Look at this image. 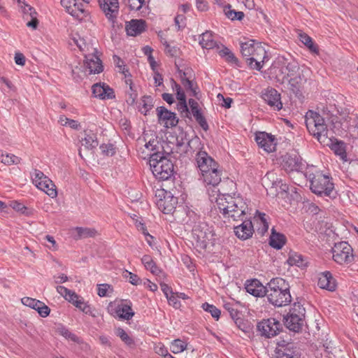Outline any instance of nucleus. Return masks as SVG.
I'll list each match as a JSON object with an SVG mask.
<instances>
[{"instance_id":"1","label":"nucleus","mask_w":358,"mask_h":358,"mask_svg":"<svg viewBox=\"0 0 358 358\" xmlns=\"http://www.w3.org/2000/svg\"><path fill=\"white\" fill-rule=\"evenodd\" d=\"M215 202L223 216L234 221L243 220L249 210L246 201L239 196L223 193L218 195Z\"/></svg>"},{"instance_id":"2","label":"nucleus","mask_w":358,"mask_h":358,"mask_svg":"<svg viewBox=\"0 0 358 358\" xmlns=\"http://www.w3.org/2000/svg\"><path fill=\"white\" fill-rule=\"evenodd\" d=\"M268 301L278 307L288 305L292 301L288 282L282 278H275L267 283L265 295Z\"/></svg>"},{"instance_id":"3","label":"nucleus","mask_w":358,"mask_h":358,"mask_svg":"<svg viewBox=\"0 0 358 358\" xmlns=\"http://www.w3.org/2000/svg\"><path fill=\"white\" fill-rule=\"evenodd\" d=\"M303 176L309 180L310 189L314 194L331 196L334 185L329 176L322 173L313 166H307Z\"/></svg>"},{"instance_id":"4","label":"nucleus","mask_w":358,"mask_h":358,"mask_svg":"<svg viewBox=\"0 0 358 358\" xmlns=\"http://www.w3.org/2000/svg\"><path fill=\"white\" fill-rule=\"evenodd\" d=\"M241 52L247 64L252 69L261 71L265 60H268L266 50L260 43L249 40L241 43Z\"/></svg>"},{"instance_id":"5","label":"nucleus","mask_w":358,"mask_h":358,"mask_svg":"<svg viewBox=\"0 0 358 358\" xmlns=\"http://www.w3.org/2000/svg\"><path fill=\"white\" fill-rule=\"evenodd\" d=\"M306 127L310 134L314 136L320 143L329 145L331 141L329 131L324 123V119L317 113L309 110L305 117Z\"/></svg>"},{"instance_id":"6","label":"nucleus","mask_w":358,"mask_h":358,"mask_svg":"<svg viewBox=\"0 0 358 358\" xmlns=\"http://www.w3.org/2000/svg\"><path fill=\"white\" fill-rule=\"evenodd\" d=\"M299 70V65L295 61L289 62L278 61L273 63L266 73L271 80L284 84Z\"/></svg>"},{"instance_id":"7","label":"nucleus","mask_w":358,"mask_h":358,"mask_svg":"<svg viewBox=\"0 0 358 358\" xmlns=\"http://www.w3.org/2000/svg\"><path fill=\"white\" fill-rule=\"evenodd\" d=\"M150 166L153 175L159 180H166L173 174V164L160 152L151 155Z\"/></svg>"},{"instance_id":"8","label":"nucleus","mask_w":358,"mask_h":358,"mask_svg":"<svg viewBox=\"0 0 358 358\" xmlns=\"http://www.w3.org/2000/svg\"><path fill=\"white\" fill-rule=\"evenodd\" d=\"M331 252L333 260L339 265H349L355 262L353 248L346 241L334 243Z\"/></svg>"},{"instance_id":"9","label":"nucleus","mask_w":358,"mask_h":358,"mask_svg":"<svg viewBox=\"0 0 358 358\" xmlns=\"http://www.w3.org/2000/svg\"><path fill=\"white\" fill-rule=\"evenodd\" d=\"M305 313V308L300 303H294L293 307L284 317L285 325L289 330L299 332L303 324Z\"/></svg>"},{"instance_id":"10","label":"nucleus","mask_w":358,"mask_h":358,"mask_svg":"<svg viewBox=\"0 0 358 358\" xmlns=\"http://www.w3.org/2000/svg\"><path fill=\"white\" fill-rule=\"evenodd\" d=\"M31 180L38 189L44 192L50 197L55 198L57 196V192L55 185L42 171L34 170L31 174Z\"/></svg>"},{"instance_id":"11","label":"nucleus","mask_w":358,"mask_h":358,"mask_svg":"<svg viewBox=\"0 0 358 358\" xmlns=\"http://www.w3.org/2000/svg\"><path fill=\"white\" fill-rule=\"evenodd\" d=\"M282 166L287 173L296 171L303 175L305 163L299 155L287 153L282 157Z\"/></svg>"},{"instance_id":"12","label":"nucleus","mask_w":358,"mask_h":358,"mask_svg":"<svg viewBox=\"0 0 358 358\" xmlns=\"http://www.w3.org/2000/svg\"><path fill=\"white\" fill-rule=\"evenodd\" d=\"M282 324L275 318L263 320L257 324V330L260 334L266 338H271L278 334L281 330Z\"/></svg>"},{"instance_id":"13","label":"nucleus","mask_w":358,"mask_h":358,"mask_svg":"<svg viewBox=\"0 0 358 358\" xmlns=\"http://www.w3.org/2000/svg\"><path fill=\"white\" fill-rule=\"evenodd\" d=\"M98 2L107 20L114 26L119 15L118 0H98Z\"/></svg>"},{"instance_id":"14","label":"nucleus","mask_w":358,"mask_h":358,"mask_svg":"<svg viewBox=\"0 0 358 358\" xmlns=\"http://www.w3.org/2000/svg\"><path fill=\"white\" fill-rule=\"evenodd\" d=\"M159 199L157 201L158 208L165 214L171 213L176 207L178 198L173 196L171 192L161 190L158 195Z\"/></svg>"},{"instance_id":"15","label":"nucleus","mask_w":358,"mask_h":358,"mask_svg":"<svg viewBox=\"0 0 358 358\" xmlns=\"http://www.w3.org/2000/svg\"><path fill=\"white\" fill-rule=\"evenodd\" d=\"M156 110L159 124L166 128H172L178 124V118L175 113L169 110L164 106L157 107Z\"/></svg>"},{"instance_id":"16","label":"nucleus","mask_w":358,"mask_h":358,"mask_svg":"<svg viewBox=\"0 0 358 358\" xmlns=\"http://www.w3.org/2000/svg\"><path fill=\"white\" fill-rule=\"evenodd\" d=\"M262 98L274 110L279 111L282 108L281 94L273 87H267L262 92Z\"/></svg>"},{"instance_id":"17","label":"nucleus","mask_w":358,"mask_h":358,"mask_svg":"<svg viewBox=\"0 0 358 358\" xmlns=\"http://www.w3.org/2000/svg\"><path fill=\"white\" fill-rule=\"evenodd\" d=\"M255 141L259 148L267 152L275 150L277 140L275 136L265 131H257L255 133Z\"/></svg>"},{"instance_id":"18","label":"nucleus","mask_w":358,"mask_h":358,"mask_svg":"<svg viewBox=\"0 0 358 358\" xmlns=\"http://www.w3.org/2000/svg\"><path fill=\"white\" fill-rule=\"evenodd\" d=\"M132 303L131 301L121 302L115 306H111L110 313L115 317L121 320H129L134 315V312L131 308Z\"/></svg>"},{"instance_id":"19","label":"nucleus","mask_w":358,"mask_h":358,"mask_svg":"<svg viewBox=\"0 0 358 358\" xmlns=\"http://www.w3.org/2000/svg\"><path fill=\"white\" fill-rule=\"evenodd\" d=\"M206 225H195L192 229V237L195 241L196 247L201 249H205L207 247L209 240V234L206 231Z\"/></svg>"},{"instance_id":"20","label":"nucleus","mask_w":358,"mask_h":358,"mask_svg":"<svg viewBox=\"0 0 358 358\" xmlns=\"http://www.w3.org/2000/svg\"><path fill=\"white\" fill-rule=\"evenodd\" d=\"M24 306H27V309H24V313L30 311V309L35 310L42 317H45L50 313V308L43 302L30 297H24Z\"/></svg>"},{"instance_id":"21","label":"nucleus","mask_w":358,"mask_h":358,"mask_svg":"<svg viewBox=\"0 0 358 358\" xmlns=\"http://www.w3.org/2000/svg\"><path fill=\"white\" fill-rule=\"evenodd\" d=\"M306 82V78L300 70L293 76H291L287 81L289 90L298 98L303 97V87Z\"/></svg>"},{"instance_id":"22","label":"nucleus","mask_w":358,"mask_h":358,"mask_svg":"<svg viewBox=\"0 0 358 358\" xmlns=\"http://www.w3.org/2000/svg\"><path fill=\"white\" fill-rule=\"evenodd\" d=\"M241 224L234 227L235 235L241 240H247L252 236L254 227L250 220L245 216Z\"/></svg>"},{"instance_id":"23","label":"nucleus","mask_w":358,"mask_h":358,"mask_svg":"<svg viewBox=\"0 0 358 358\" xmlns=\"http://www.w3.org/2000/svg\"><path fill=\"white\" fill-rule=\"evenodd\" d=\"M196 162L201 174L218 164L206 151H200L196 154Z\"/></svg>"},{"instance_id":"24","label":"nucleus","mask_w":358,"mask_h":358,"mask_svg":"<svg viewBox=\"0 0 358 358\" xmlns=\"http://www.w3.org/2000/svg\"><path fill=\"white\" fill-rule=\"evenodd\" d=\"M38 17V13L36 9L24 2V21L26 26L31 30H36L39 24Z\"/></svg>"},{"instance_id":"25","label":"nucleus","mask_w":358,"mask_h":358,"mask_svg":"<svg viewBox=\"0 0 358 358\" xmlns=\"http://www.w3.org/2000/svg\"><path fill=\"white\" fill-rule=\"evenodd\" d=\"M61 5L69 14L76 19H80L81 15L85 12L83 4L78 3L77 0H61Z\"/></svg>"},{"instance_id":"26","label":"nucleus","mask_w":358,"mask_h":358,"mask_svg":"<svg viewBox=\"0 0 358 358\" xmlns=\"http://www.w3.org/2000/svg\"><path fill=\"white\" fill-rule=\"evenodd\" d=\"M202 180L208 185L213 187L217 185L221 182L222 170L220 165L213 166L203 173H201Z\"/></svg>"},{"instance_id":"27","label":"nucleus","mask_w":358,"mask_h":358,"mask_svg":"<svg viewBox=\"0 0 358 358\" xmlns=\"http://www.w3.org/2000/svg\"><path fill=\"white\" fill-rule=\"evenodd\" d=\"M245 287L247 292L256 297H263L266 294L267 285H263L257 279L246 280Z\"/></svg>"},{"instance_id":"28","label":"nucleus","mask_w":358,"mask_h":358,"mask_svg":"<svg viewBox=\"0 0 358 358\" xmlns=\"http://www.w3.org/2000/svg\"><path fill=\"white\" fill-rule=\"evenodd\" d=\"M146 29V22L145 20H131L129 22H126L125 30L127 35L131 36H136L140 35Z\"/></svg>"},{"instance_id":"29","label":"nucleus","mask_w":358,"mask_h":358,"mask_svg":"<svg viewBox=\"0 0 358 358\" xmlns=\"http://www.w3.org/2000/svg\"><path fill=\"white\" fill-rule=\"evenodd\" d=\"M85 66L89 70V73H99L103 71L101 59L95 55L85 56Z\"/></svg>"},{"instance_id":"30","label":"nucleus","mask_w":358,"mask_h":358,"mask_svg":"<svg viewBox=\"0 0 358 358\" xmlns=\"http://www.w3.org/2000/svg\"><path fill=\"white\" fill-rule=\"evenodd\" d=\"M317 285L320 288L331 292L334 291L336 287V280L329 271L323 272L320 275Z\"/></svg>"},{"instance_id":"31","label":"nucleus","mask_w":358,"mask_h":358,"mask_svg":"<svg viewBox=\"0 0 358 358\" xmlns=\"http://www.w3.org/2000/svg\"><path fill=\"white\" fill-rule=\"evenodd\" d=\"M96 235L97 231L94 228L76 227L72 229V236L76 240L93 238Z\"/></svg>"},{"instance_id":"32","label":"nucleus","mask_w":358,"mask_h":358,"mask_svg":"<svg viewBox=\"0 0 358 358\" xmlns=\"http://www.w3.org/2000/svg\"><path fill=\"white\" fill-rule=\"evenodd\" d=\"M286 243V237L284 234L276 232L274 228L271 229L269 238V245L275 249L280 250Z\"/></svg>"},{"instance_id":"33","label":"nucleus","mask_w":358,"mask_h":358,"mask_svg":"<svg viewBox=\"0 0 358 358\" xmlns=\"http://www.w3.org/2000/svg\"><path fill=\"white\" fill-rule=\"evenodd\" d=\"M266 216L265 213H260L257 210L254 217L255 221L258 224L257 231L262 236H263L268 229V223Z\"/></svg>"},{"instance_id":"34","label":"nucleus","mask_w":358,"mask_h":358,"mask_svg":"<svg viewBox=\"0 0 358 358\" xmlns=\"http://www.w3.org/2000/svg\"><path fill=\"white\" fill-rule=\"evenodd\" d=\"M329 147H331V150L334 152L336 155L341 157L343 160H345L347 157L345 146V143L343 141H338L336 139H332L331 137V141H328Z\"/></svg>"},{"instance_id":"35","label":"nucleus","mask_w":358,"mask_h":358,"mask_svg":"<svg viewBox=\"0 0 358 358\" xmlns=\"http://www.w3.org/2000/svg\"><path fill=\"white\" fill-rule=\"evenodd\" d=\"M82 145L88 150H92L99 145L96 134L92 131L85 132V137L82 139Z\"/></svg>"},{"instance_id":"36","label":"nucleus","mask_w":358,"mask_h":358,"mask_svg":"<svg viewBox=\"0 0 358 358\" xmlns=\"http://www.w3.org/2000/svg\"><path fill=\"white\" fill-rule=\"evenodd\" d=\"M199 44L203 48L213 49L217 46V41L214 40L213 33L207 31L200 36Z\"/></svg>"},{"instance_id":"37","label":"nucleus","mask_w":358,"mask_h":358,"mask_svg":"<svg viewBox=\"0 0 358 358\" xmlns=\"http://www.w3.org/2000/svg\"><path fill=\"white\" fill-rule=\"evenodd\" d=\"M300 41L304 44L310 52L318 53L319 49L317 44L314 43L312 38L305 33H300L299 35Z\"/></svg>"},{"instance_id":"38","label":"nucleus","mask_w":358,"mask_h":358,"mask_svg":"<svg viewBox=\"0 0 358 358\" xmlns=\"http://www.w3.org/2000/svg\"><path fill=\"white\" fill-rule=\"evenodd\" d=\"M141 262L145 268L150 271L152 273L157 275L161 272V270L157 267L155 262L150 255H144L141 259Z\"/></svg>"},{"instance_id":"39","label":"nucleus","mask_w":358,"mask_h":358,"mask_svg":"<svg viewBox=\"0 0 358 358\" xmlns=\"http://www.w3.org/2000/svg\"><path fill=\"white\" fill-rule=\"evenodd\" d=\"M203 145L198 136H194L187 142L186 152H196L203 151Z\"/></svg>"},{"instance_id":"40","label":"nucleus","mask_w":358,"mask_h":358,"mask_svg":"<svg viewBox=\"0 0 358 358\" xmlns=\"http://www.w3.org/2000/svg\"><path fill=\"white\" fill-rule=\"evenodd\" d=\"M182 85L187 90H189L191 92V96L198 98V87L192 80H190L188 78L182 77Z\"/></svg>"},{"instance_id":"41","label":"nucleus","mask_w":358,"mask_h":358,"mask_svg":"<svg viewBox=\"0 0 358 358\" xmlns=\"http://www.w3.org/2000/svg\"><path fill=\"white\" fill-rule=\"evenodd\" d=\"M263 182L265 185L269 186L271 185V187L275 185H278L281 182V179L277 178L276 174L273 172H268L263 178Z\"/></svg>"},{"instance_id":"42","label":"nucleus","mask_w":358,"mask_h":358,"mask_svg":"<svg viewBox=\"0 0 358 358\" xmlns=\"http://www.w3.org/2000/svg\"><path fill=\"white\" fill-rule=\"evenodd\" d=\"M115 334L127 345L131 346L134 344V339L121 327L115 329Z\"/></svg>"},{"instance_id":"43","label":"nucleus","mask_w":358,"mask_h":358,"mask_svg":"<svg viewBox=\"0 0 358 358\" xmlns=\"http://www.w3.org/2000/svg\"><path fill=\"white\" fill-rule=\"evenodd\" d=\"M187 345L180 339L173 341L170 345L171 351L173 354H178L183 352L186 349Z\"/></svg>"},{"instance_id":"44","label":"nucleus","mask_w":358,"mask_h":358,"mask_svg":"<svg viewBox=\"0 0 358 358\" xmlns=\"http://www.w3.org/2000/svg\"><path fill=\"white\" fill-rule=\"evenodd\" d=\"M303 257L301 255L298 253H292L289 255L287 262L290 266H302L303 265Z\"/></svg>"},{"instance_id":"45","label":"nucleus","mask_w":358,"mask_h":358,"mask_svg":"<svg viewBox=\"0 0 358 358\" xmlns=\"http://www.w3.org/2000/svg\"><path fill=\"white\" fill-rule=\"evenodd\" d=\"M59 334L64 336L65 338L70 340L74 343H80L81 342L79 337L76 334L71 332L68 329L65 327H61L58 329Z\"/></svg>"},{"instance_id":"46","label":"nucleus","mask_w":358,"mask_h":358,"mask_svg":"<svg viewBox=\"0 0 358 358\" xmlns=\"http://www.w3.org/2000/svg\"><path fill=\"white\" fill-rule=\"evenodd\" d=\"M202 308L205 311L210 313L212 317L216 320L220 318L221 312L214 305L206 302L202 304Z\"/></svg>"},{"instance_id":"47","label":"nucleus","mask_w":358,"mask_h":358,"mask_svg":"<svg viewBox=\"0 0 358 358\" xmlns=\"http://www.w3.org/2000/svg\"><path fill=\"white\" fill-rule=\"evenodd\" d=\"M155 352L164 358H175L171 354L169 353L167 348L162 343H158L155 345Z\"/></svg>"},{"instance_id":"48","label":"nucleus","mask_w":358,"mask_h":358,"mask_svg":"<svg viewBox=\"0 0 358 358\" xmlns=\"http://www.w3.org/2000/svg\"><path fill=\"white\" fill-rule=\"evenodd\" d=\"M113 62L116 66L119 69V71L124 75L127 78L128 76H131L127 69H126L124 62L117 55L113 56Z\"/></svg>"},{"instance_id":"49","label":"nucleus","mask_w":358,"mask_h":358,"mask_svg":"<svg viewBox=\"0 0 358 358\" xmlns=\"http://www.w3.org/2000/svg\"><path fill=\"white\" fill-rule=\"evenodd\" d=\"M224 308L229 312L231 317L235 321L236 324L241 320L239 317V312L234 308V305L230 303H226Z\"/></svg>"},{"instance_id":"50","label":"nucleus","mask_w":358,"mask_h":358,"mask_svg":"<svg viewBox=\"0 0 358 358\" xmlns=\"http://www.w3.org/2000/svg\"><path fill=\"white\" fill-rule=\"evenodd\" d=\"M150 0H129V6L132 10H139L145 6Z\"/></svg>"},{"instance_id":"51","label":"nucleus","mask_w":358,"mask_h":358,"mask_svg":"<svg viewBox=\"0 0 358 358\" xmlns=\"http://www.w3.org/2000/svg\"><path fill=\"white\" fill-rule=\"evenodd\" d=\"M226 16L231 20H241L244 17V13L242 11H236L234 10H224Z\"/></svg>"},{"instance_id":"52","label":"nucleus","mask_w":358,"mask_h":358,"mask_svg":"<svg viewBox=\"0 0 358 358\" xmlns=\"http://www.w3.org/2000/svg\"><path fill=\"white\" fill-rule=\"evenodd\" d=\"M280 352V353H286V354H291L292 355H294V350H293V344L292 343H287L285 345H280L276 348L275 353Z\"/></svg>"},{"instance_id":"53","label":"nucleus","mask_w":358,"mask_h":358,"mask_svg":"<svg viewBox=\"0 0 358 358\" xmlns=\"http://www.w3.org/2000/svg\"><path fill=\"white\" fill-rule=\"evenodd\" d=\"M102 93L103 96H101V99H111L115 98L113 90L105 83H103Z\"/></svg>"},{"instance_id":"54","label":"nucleus","mask_w":358,"mask_h":358,"mask_svg":"<svg viewBox=\"0 0 358 358\" xmlns=\"http://www.w3.org/2000/svg\"><path fill=\"white\" fill-rule=\"evenodd\" d=\"M100 149L103 154L106 156H113L115 153V148L111 143L103 144L100 146Z\"/></svg>"},{"instance_id":"55","label":"nucleus","mask_w":358,"mask_h":358,"mask_svg":"<svg viewBox=\"0 0 358 358\" xmlns=\"http://www.w3.org/2000/svg\"><path fill=\"white\" fill-rule=\"evenodd\" d=\"M142 106L144 110H142V113H144L146 115V113L149 111L152 108V99L149 96H144L142 98Z\"/></svg>"},{"instance_id":"56","label":"nucleus","mask_w":358,"mask_h":358,"mask_svg":"<svg viewBox=\"0 0 358 358\" xmlns=\"http://www.w3.org/2000/svg\"><path fill=\"white\" fill-rule=\"evenodd\" d=\"M177 108L182 116L189 117L190 113L189 111L187 101H179L177 105Z\"/></svg>"},{"instance_id":"57","label":"nucleus","mask_w":358,"mask_h":358,"mask_svg":"<svg viewBox=\"0 0 358 358\" xmlns=\"http://www.w3.org/2000/svg\"><path fill=\"white\" fill-rule=\"evenodd\" d=\"M124 276L134 285H137L141 282V278L137 275L127 271H125Z\"/></svg>"},{"instance_id":"58","label":"nucleus","mask_w":358,"mask_h":358,"mask_svg":"<svg viewBox=\"0 0 358 358\" xmlns=\"http://www.w3.org/2000/svg\"><path fill=\"white\" fill-rule=\"evenodd\" d=\"M74 306L79 308L80 310H82L85 314H90V307L89 305H87V303H85L83 298H80L78 301H76V303Z\"/></svg>"},{"instance_id":"59","label":"nucleus","mask_w":358,"mask_h":358,"mask_svg":"<svg viewBox=\"0 0 358 358\" xmlns=\"http://www.w3.org/2000/svg\"><path fill=\"white\" fill-rule=\"evenodd\" d=\"M175 24L177 27V30L180 31L185 28L186 26V17L184 15L178 14L176 16L175 19Z\"/></svg>"},{"instance_id":"60","label":"nucleus","mask_w":358,"mask_h":358,"mask_svg":"<svg viewBox=\"0 0 358 358\" xmlns=\"http://www.w3.org/2000/svg\"><path fill=\"white\" fill-rule=\"evenodd\" d=\"M103 83H96L94 84L92 87V94L96 98H99L101 99V96H103Z\"/></svg>"},{"instance_id":"61","label":"nucleus","mask_w":358,"mask_h":358,"mask_svg":"<svg viewBox=\"0 0 358 358\" xmlns=\"http://www.w3.org/2000/svg\"><path fill=\"white\" fill-rule=\"evenodd\" d=\"M126 83L129 84V87L131 90V92L128 93L129 97L127 99V102L129 104L132 105L135 103L136 99L137 98V94L136 92H132V83L131 79L126 80Z\"/></svg>"},{"instance_id":"62","label":"nucleus","mask_w":358,"mask_h":358,"mask_svg":"<svg viewBox=\"0 0 358 358\" xmlns=\"http://www.w3.org/2000/svg\"><path fill=\"white\" fill-rule=\"evenodd\" d=\"M194 119L204 131H207L209 129L208 122L203 115L199 116L198 117H195Z\"/></svg>"},{"instance_id":"63","label":"nucleus","mask_w":358,"mask_h":358,"mask_svg":"<svg viewBox=\"0 0 358 358\" xmlns=\"http://www.w3.org/2000/svg\"><path fill=\"white\" fill-rule=\"evenodd\" d=\"M110 288V285L108 284H101L98 287V295L101 297L106 296L107 291Z\"/></svg>"},{"instance_id":"64","label":"nucleus","mask_w":358,"mask_h":358,"mask_svg":"<svg viewBox=\"0 0 358 358\" xmlns=\"http://www.w3.org/2000/svg\"><path fill=\"white\" fill-rule=\"evenodd\" d=\"M225 60L231 64H234L236 66H238V59L237 57L234 55V54L231 51L229 52V55H227L224 57Z\"/></svg>"}]
</instances>
